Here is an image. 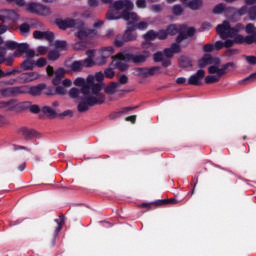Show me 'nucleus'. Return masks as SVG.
I'll return each instance as SVG.
<instances>
[{
	"mask_svg": "<svg viewBox=\"0 0 256 256\" xmlns=\"http://www.w3.org/2000/svg\"><path fill=\"white\" fill-rule=\"evenodd\" d=\"M243 29H245L243 24H236L235 27L231 28V25L227 21H224L222 24L218 25L216 27L218 35H220L222 39H227V37H230V39L226 40L225 42L217 41L214 44V49L219 51L220 49H223V47H233L234 43H246L247 45L256 43V35L243 37L242 35L237 34L239 31H243Z\"/></svg>",
	"mask_w": 256,
	"mask_h": 256,
	"instance_id": "1",
	"label": "nucleus"
},
{
	"mask_svg": "<svg viewBox=\"0 0 256 256\" xmlns=\"http://www.w3.org/2000/svg\"><path fill=\"white\" fill-rule=\"evenodd\" d=\"M74 85H76V87H82L83 97L78 105V111L80 113L87 111L89 107L93 105L105 101V96L101 93L100 85H96L92 88V86L87 83V80L85 81L83 78H77L74 81Z\"/></svg>",
	"mask_w": 256,
	"mask_h": 256,
	"instance_id": "2",
	"label": "nucleus"
},
{
	"mask_svg": "<svg viewBox=\"0 0 256 256\" xmlns=\"http://www.w3.org/2000/svg\"><path fill=\"white\" fill-rule=\"evenodd\" d=\"M135 4L131 0L116 1L114 2L109 12L106 15L108 21H115V19H124L127 23H135L139 21V15L133 11Z\"/></svg>",
	"mask_w": 256,
	"mask_h": 256,
	"instance_id": "3",
	"label": "nucleus"
},
{
	"mask_svg": "<svg viewBox=\"0 0 256 256\" xmlns=\"http://www.w3.org/2000/svg\"><path fill=\"white\" fill-rule=\"evenodd\" d=\"M56 25L59 29H73L76 37L81 40L87 39V37L97 36V31L87 28V25H85L81 20H75L73 18H66L64 20L57 19Z\"/></svg>",
	"mask_w": 256,
	"mask_h": 256,
	"instance_id": "4",
	"label": "nucleus"
},
{
	"mask_svg": "<svg viewBox=\"0 0 256 256\" xmlns=\"http://www.w3.org/2000/svg\"><path fill=\"white\" fill-rule=\"evenodd\" d=\"M229 67H234L233 63L221 65V60L215 58L213 63L208 67V75L205 78V83H217L223 75H226Z\"/></svg>",
	"mask_w": 256,
	"mask_h": 256,
	"instance_id": "5",
	"label": "nucleus"
},
{
	"mask_svg": "<svg viewBox=\"0 0 256 256\" xmlns=\"http://www.w3.org/2000/svg\"><path fill=\"white\" fill-rule=\"evenodd\" d=\"M127 61H131V56L129 54H117L115 58H113L112 65L120 69V71H126L129 67L127 65Z\"/></svg>",
	"mask_w": 256,
	"mask_h": 256,
	"instance_id": "6",
	"label": "nucleus"
},
{
	"mask_svg": "<svg viewBox=\"0 0 256 256\" xmlns=\"http://www.w3.org/2000/svg\"><path fill=\"white\" fill-rule=\"evenodd\" d=\"M115 53V49L112 46L104 47L100 50V58L97 59L98 65H105L108 57H111Z\"/></svg>",
	"mask_w": 256,
	"mask_h": 256,
	"instance_id": "7",
	"label": "nucleus"
},
{
	"mask_svg": "<svg viewBox=\"0 0 256 256\" xmlns=\"http://www.w3.org/2000/svg\"><path fill=\"white\" fill-rule=\"evenodd\" d=\"M181 34L177 37V43H181L183 39H187V37H193L195 35V28L187 27V25L180 26Z\"/></svg>",
	"mask_w": 256,
	"mask_h": 256,
	"instance_id": "8",
	"label": "nucleus"
},
{
	"mask_svg": "<svg viewBox=\"0 0 256 256\" xmlns=\"http://www.w3.org/2000/svg\"><path fill=\"white\" fill-rule=\"evenodd\" d=\"M134 39H137V36L131 32V30H127L123 36H118L115 41V45L117 47H122L123 44L134 41Z\"/></svg>",
	"mask_w": 256,
	"mask_h": 256,
	"instance_id": "9",
	"label": "nucleus"
},
{
	"mask_svg": "<svg viewBox=\"0 0 256 256\" xmlns=\"http://www.w3.org/2000/svg\"><path fill=\"white\" fill-rule=\"evenodd\" d=\"M159 73V67L152 68H136L134 75H139L140 77H149V75H157Z\"/></svg>",
	"mask_w": 256,
	"mask_h": 256,
	"instance_id": "10",
	"label": "nucleus"
},
{
	"mask_svg": "<svg viewBox=\"0 0 256 256\" xmlns=\"http://www.w3.org/2000/svg\"><path fill=\"white\" fill-rule=\"evenodd\" d=\"M103 79H105V74L101 72H97L94 76L90 75L87 77V83L88 85H91L92 89H94L96 85H99L100 91H101V84H96V83H101Z\"/></svg>",
	"mask_w": 256,
	"mask_h": 256,
	"instance_id": "11",
	"label": "nucleus"
},
{
	"mask_svg": "<svg viewBox=\"0 0 256 256\" xmlns=\"http://www.w3.org/2000/svg\"><path fill=\"white\" fill-rule=\"evenodd\" d=\"M95 65V62H93V59L87 58L83 61H76L72 64L71 69L72 71H81L82 67H93Z\"/></svg>",
	"mask_w": 256,
	"mask_h": 256,
	"instance_id": "12",
	"label": "nucleus"
},
{
	"mask_svg": "<svg viewBox=\"0 0 256 256\" xmlns=\"http://www.w3.org/2000/svg\"><path fill=\"white\" fill-rule=\"evenodd\" d=\"M205 77V70H198L194 75H192L189 80V85H201V79Z\"/></svg>",
	"mask_w": 256,
	"mask_h": 256,
	"instance_id": "13",
	"label": "nucleus"
},
{
	"mask_svg": "<svg viewBox=\"0 0 256 256\" xmlns=\"http://www.w3.org/2000/svg\"><path fill=\"white\" fill-rule=\"evenodd\" d=\"M19 43L15 41H6L3 42V40L0 38V55L5 51V49H9L10 51H17V45Z\"/></svg>",
	"mask_w": 256,
	"mask_h": 256,
	"instance_id": "14",
	"label": "nucleus"
},
{
	"mask_svg": "<svg viewBox=\"0 0 256 256\" xmlns=\"http://www.w3.org/2000/svg\"><path fill=\"white\" fill-rule=\"evenodd\" d=\"M0 19L5 21L9 19L10 21H17L19 19V15L15 13L13 10H4L0 12Z\"/></svg>",
	"mask_w": 256,
	"mask_h": 256,
	"instance_id": "15",
	"label": "nucleus"
},
{
	"mask_svg": "<svg viewBox=\"0 0 256 256\" xmlns=\"http://www.w3.org/2000/svg\"><path fill=\"white\" fill-rule=\"evenodd\" d=\"M34 39H46L47 41H53L54 35L49 31H34L33 32Z\"/></svg>",
	"mask_w": 256,
	"mask_h": 256,
	"instance_id": "16",
	"label": "nucleus"
},
{
	"mask_svg": "<svg viewBox=\"0 0 256 256\" xmlns=\"http://www.w3.org/2000/svg\"><path fill=\"white\" fill-rule=\"evenodd\" d=\"M181 51V46L179 44L174 43L172 44L171 48L165 49L163 52L164 57L171 59L175 55V53H179Z\"/></svg>",
	"mask_w": 256,
	"mask_h": 256,
	"instance_id": "17",
	"label": "nucleus"
},
{
	"mask_svg": "<svg viewBox=\"0 0 256 256\" xmlns=\"http://www.w3.org/2000/svg\"><path fill=\"white\" fill-rule=\"evenodd\" d=\"M213 61H215V58L211 57L209 54H206L198 60L197 65L200 67V69H203V67H207V65H213Z\"/></svg>",
	"mask_w": 256,
	"mask_h": 256,
	"instance_id": "18",
	"label": "nucleus"
},
{
	"mask_svg": "<svg viewBox=\"0 0 256 256\" xmlns=\"http://www.w3.org/2000/svg\"><path fill=\"white\" fill-rule=\"evenodd\" d=\"M64 75L65 70H63V68L56 70L54 73V78L52 80L53 85H61V80L63 79Z\"/></svg>",
	"mask_w": 256,
	"mask_h": 256,
	"instance_id": "19",
	"label": "nucleus"
},
{
	"mask_svg": "<svg viewBox=\"0 0 256 256\" xmlns=\"http://www.w3.org/2000/svg\"><path fill=\"white\" fill-rule=\"evenodd\" d=\"M154 61L156 63H159V61H163L162 65L163 67H169V65H171V61L167 60L165 61V55L163 54V52H157L154 54Z\"/></svg>",
	"mask_w": 256,
	"mask_h": 256,
	"instance_id": "20",
	"label": "nucleus"
},
{
	"mask_svg": "<svg viewBox=\"0 0 256 256\" xmlns=\"http://www.w3.org/2000/svg\"><path fill=\"white\" fill-rule=\"evenodd\" d=\"M187 7L193 11H197L200 7H203V0H191L187 2Z\"/></svg>",
	"mask_w": 256,
	"mask_h": 256,
	"instance_id": "21",
	"label": "nucleus"
},
{
	"mask_svg": "<svg viewBox=\"0 0 256 256\" xmlns=\"http://www.w3.org/2000/svg\"><path fill=\"white\" fill-rule=\"evenodd\" d=\"M23 79L25 81H37V79H41V75L39 72H29L23 75Z\"/></svg>",
	"mask_w": 256,
	"mask_h": 256,
	"instance_id": "22",
	"label": "nucleus"
},
{
	"mask_svg": "<svg viewBox=\"0 0 256 256\" xmlns=\"http://www.w3.org/2000/svg\"><path fill=\"white\" fill-rule=\"evenodd\" d=\"M43 89H45V85L33 86L29 88L28 93L36 97L37 95H41V92L43 91Z\"/></svg>",
	"mask_w": 256,
	"mask_h": 256,
	"instance_id": "23",
	"label": "nucleus"
},
{
	"mask_svg": "<svg viewBox=\"0 0 256 256\" xmlns=\"http://www.w3.org/2000/svg\"><path fill=\"white\" fill-rule=\"evenodd\" d=\"M17 93H21L19 88H6L1 91V94L4 97H10L11 95H17Z\"/></svg>",
	"mask_w": 256,
	"mask_h": 256,
	"instance_id": "24",
	"label": "nucleus"
},
{
	"mask_svg": "<svg viewBox=\"0 0 256 256\" xmlns=\"http://www.w3.org/2000/svg\"><path fill=\"white\" fill-rule=\"evenodd\" d=\"M147 57H149V53L148 52H144L142 54H139L137 56H134L132 58V61L134 63H145V61H147Z\"/></svg>",
	"mask_w": 256,
	"mask_h": 256,
	"instance_id": "25",
	"label": "nucleus"
},
{
	"mask_svg": "<svg viewBox=\"0 0 256 256\" xmlns=\"http://www.w3.org/2000/svg\"><path fill=\"white\" fill-rule=\"evenodd\" d=\"M28 48V44H18L14 53V57H19V55H21L22 53H27Z\"/></svg>",
	"mask_w": 256,
	"mask_h": 256,
	"instance_id": "26",
	"label": "nucleus"
},
{
	"mask_svg": "<svg viewBox=\"0 0 256 256\" xmlns=\"http://www.w3.org/2000/svg\"><path fill=\"white\" fill-rule=\"evenodd\" d=\"M181 27H183V25L177 26V25H170L167 28V33L168 35H177V33H180L181 35Z\"/></svg>",
	"mask_w": 256,
	"mask_h": 256,
	"instance_id": "27",
	"label": "nucleus"
},
{
	"mask_svg": "<svg viewBox=\"0 0 256 256\" xmlns=\"http://www.w3.org/2000/svg\"><path fill=\"white\" fill-rule=\"evenodd\" d=\"M38 10H36V15H43L47 16L51 14V10L47 8V6H43L41 4H38Z\"/></svg>",
	"mask_w": 256,
	"mask_h": 256,
	"instance_id": "28",
	"label": "nucleus"
},
{
	"mask_svg": "<svg viewBox=\"0 0 256 256\" xmlns=\"http://www.w3.org/2000/svg\"><path fill=\"white\" fill-rule=\"evenodd\" d=\"M22 69H24V71H31L33 69H35V62L31 61V60H26L22 63Z\"/></svg>",
	"mask_w": 256,
	"mask_h": 256,
	"instance_id": "29",
	"label": "nucleus"
},
{
	"mask_svg": "<svg viewBox=\"0 0 256 256\" xmlns=\"http://www.w3.org/2000/svg\"><path fill=\"white\" fill-rule=\"evenodd\" d=\"M26 9H27V11H29V13L37 14L39 7H38L37 3H29L26 5Z\"/></svg>",
	"mask_w": 256,
	"mask_h": 256,
	"instance_id": "30",
	"label": "nucleus"
},
{
	"mask_svg": "<svg viewBox=\"0 0 256 256\" xmlns=\"http://www.w3.org/2000/svg\"><path fill=\"white\" fill-rule=\"evenodd\" d=\"M106 93H108L109 95H113V93H116L117 91V83H111L109 84L106 89H105Z\"/></svg>",
	"mask_w": 256,
	"mask_h": 256,
	"instance_id": "31",
	"label": "nucleus"
},
{
	"mask_svg": "<svg viewBox=\"0 0 256 256\" xmlns=\"http://www.w3.org/2000/svg\"><path fill=\"white\" fill-rule=\"evenodd\" d=\"M48 52H49V48L45 46H39L36 49V57H39V55H47Z\"/></svg>",
	"mask_w": 256,
	"mask_h": 256,
	"instance_id": "32",
	"label": "nucleus"
},
{
	"mask_svg": "<svg viewBox=\"0 0 256 256\" xmlns=\"http://www.w3.org/2000/svg\"><path fill=\"white\" fill-rule=\"evenodd\" d=\"M22 135H24V137H28V139H31V137L35 136V132H33L32 130H29L27 128H22L21 130Z\"/></svg>",
	"mask_w": 256,
	"mask_h": 256,
	"instance_id": "33",
	"label": "nucleus"
},
{
	"mask_svg": "<svg viewBox=\"0 0 256 256\" xmlns=\"http://www.w3.org/2000/svg\"><path fill=\"white\" fill-rule=\"evenodd\" d=\"M43 113H46V115H49L50 117H53L56 115L55 110L49 106L42 107Z\"/></svg>",
	"mask_w": 256,
	"mask_h": 256,
	"instance_id": "34",
	"label": "nucleus"
},
{
	"mask_svg": "<svg viewBox=\"0 0 256 256\" xmlns=\"http://www.w3.org/2000/svg\"><path fill=\"white\" fill-rule=\"evenodd\" d=\"M225 11V5L224 4H218L214 7L213 13L216 15H219Z\"/></svg>",
	"mask_w": 256,
	"mask_h": 256,
	"instance_id": "35",
	"label": "nucleus"
},
{
	"mask_svg": "<svg viewBox=\"0 0 256 256\" xmlns=\"http://www.w3.org/2000/svg\"><path fill=\"white\" fill-rule=\"evenodd\" d=\"M20 32L22 33V35H27L29 33V31H31V26H29V24H22L20 27Z\"/></svg>",
	"mask_w": 256,
	"mask_h": 256,
	"instance_id": "36",
	"label": "nucleus"
},
{
	"mask_svg": "<svg viewBox=\"0 0 256 256\" xmlns=\"http://www.w3.org/2000/svg\"><path fill=\"white\" fill-rule=\"evenodd\" d=\"M145 39H149V41H153L157 39V32L150 30L145 34Z\"/></svg>",
	"mask_w": 256,
	"mask_h": 256,
	"instance_id": "37",
	"label": "nucleus"
},
{
	"mask_svg": "<svg viewBox=\"0 0 256 256\" xmlns=\"http://www.w3.org/2000/svg\"><path fill=\"white\" fill-rule=\"evenodd\" d=\"M135 5L137 9H146L147 8V0H136Z\"/></svg>",
	"mask_w": 256,
	"mask_h": 256,
	"instance_id": "38",
	"label": "nucleus"
},
{
	"mask_svg": "<svg viewBox=\"0 0 256 256\" xmlns=\"http://www.w3.org/2000/svg\"><path fill=\"white\" fill-rule=\"evenodd\" d=\"M35 67H45L47 65V60L45 58H39L34 62Z\"/></svg>",
	"mask_w": 256,
	"mask_h": 256,
	"instance_id": "39",
	"label": "nucleus"
},
{
	"mask_svg": "<svg viewBox=\"0 0 256 256\" xmlns=\"http://www.w3.org/2000/svg\"><path fill=\"white\" fill-rule=\"evenodd\" d=\"M167 35H169L167 31L160 30V31L156 32V39L163 40L167 37Z\"/></svg>",
	"mask_w": 256,
	"mask_h": 256,
	"instance_id": "40",
	"label": "nucleus"
},
{
	"mask_svg": "<svg viewBox=\"0 0 256 256\" xmlns=\"http://www.w3.org/2000/svg\"><path fill=\"white\" fill-rule=\"evenodd\" d=\"M69 97H71V99H77L79 97V90L77 88H72L69 91Z\"/></svg>",
	"mask_w": 256,
	"mask_h": 256,
	"instance_id": "41",
	"label": "nucleus"
},
{
	"mask_svg": "<svg viewBox=\"0 0 256 256\" xmlns=\"http://www.w3.org/2000/svg\"><path fill=\"white\" fill-rule=\"evenodd\" d=\"M172 13L174 15H181V13H183V8L180 5H175L172 7Z\"/></svg>",
	"mask_w": 256,
	"mask_h": 256,
	"instance_id": "42",
	"label": "nucleus"
},
{
	"mask_svg": "<svg viewBox=\"0 0 256 256\" xmlns=\"http://www.w3.org/2000/svg\"><path fill=\"white\" fill-rule=\"evenodd\" d=\"M56 49H58V51H63L65 49V47H67V43L63 42V41H57L55 43Z\"/></svg>",
	"mask_w": 256,
	"mask_h": 256,
	"instance_id": "43",
	"label": "nucleus"
},
{
	"mask_svg": "<svg viewBox=\"0 0 256 256\" xmlns=\"http://www.w3.org/2000/svg\"><path fill=\"white\" fill-rule=\"evenodd\" d=\"M214 49H215V45L213 44H206L203 46V51L205 53H211V51H214Z\"/></svg>",
	"mask_w": 256,
	"mask_h": 256,
	"instance_id": "44",
	"label": "nucleus"
},
{
	"mask_svg": "<svg viewBox=\"0 0 256 256\" xmlns=\"http://www.w3.org/2000/svg\"><path fill=\"white\" fill-rule=\"evenodd\" d=\"M104 77H107L108 79H113V77H115V72L112 69H106L104 72Z\"/></svg>",
	"mask_w": 256,
	"mask_h": 256,
	"instance_id": "45",
	"label": "nucleus"
},
{
	"mask_svg": "<svg viewBox=\"0 0 256 256\" xmlns=\"http://www.w3.org/2000/svg\"><path fill=\"white\" fill-rule=\"evenodd\" d=\"M246 33H256V28L252 23L246 25L245 28Z\"/></svg>",
	"mask_w": 256,
	"mask_h": 256,
	"instance_id": "46",
	"label": "nucleus"
},
{
	"mask_svg": "<svg viewBox=\"0 0 256 256\" xmlns=\"http://www.w3.org/2000/svg\"><path fill=\"white\" fill-rule=\"evenodd\" d=\"M26 57L33 59V57L37 56V53H35V51L33 49H30L29 46L26 50Z\"/></svg>",
	"mask_w": 256,
	"mask_h": 256,
	"instance_id": "47",
	"label": "nucleus"
},
{
	"mask_svg": "<svg viewBox=\"0 0 256 256\" xmlns=\"http://www.w3.org/2000/svg\"><path fill=\"white\" fill-rule=\"evenodd\" d=\"M136 29H140L141 31L147 29L149 27V24L147 22H139L136 26Z\"/></svg>",
	"mask_w": 256,
	"mask_h": 256,
	"instance_id": "48",
	"label": "nucleus"
},
{
	"mask_svg": "<svg viewBox=\"0 0 256 256\" xmlns=\"http://www.w3.org/2000/svg\"><path fill=\"white\" fill-rule=\"evenodd\" d=\"M49 59L51 60V61H57V58L59 57V52H57V51H52V52H50L49 53Z\"/></svg>",
	"mask_w": 256,
	"mask_h": 256,
	"instance_id": "49",
	"label": "nucleus"
},
{
	"mask_svg": "<svg viewBox=\"0 0 256 256\" xmlns=\"http://www.w3.org/2000/svg\"><path fill=\"white\" fill-rule=\"evenodd\" d=\"M66 93H67V89H65V87H62V86L56 87L57 95H65Z\"/></svg>",
	"mask_w": 256,
	"mask_h": 256,
	"instance_id": "50",
	"label": "nucleus"
},
{
	"mask_svg": "<svg viewBox=\"0 0 256 256\" xmlns=\"http://www.w3.org/2000/svg\"><path fill=\"white\" fill-rule=\"evenodd\" d=\"M29 111L31 113H39V111H41V108H39V106L37 105H31L29 106Z\"/></svg>",
	"mask_w": 256,
	"mask_h": 256,
	"instance_id": "51",
	"label": "nucleus"
},
{
	"mask_svg": "<svg viewBox=\"0 0 256 256\" xmlns=\"http://www.w3.org/2000/svg\"><path fill=\"white\" fill-rule=\"evenodd\" d=\"M246 61L250 65H255L256 64V57L255 56H247Z\"/></svg>",
	"mask_w": 256,
	"mask_h": 256,
	"instance_id": "52",
	"label": "nucleus"
},
{
	"mask_svg": "<svg viewBox=\"0 0 256 256\" xmlns=\"http://www.w3.org/2000/svg\"><path fill=\"white\" fill-rule=\"evenodd\" d=\"M180 65H182V67H187L188 65H190L189 60L186 57H181Z\"/></svg>",
	"mask_w": 256,
	"mask_h": 256,
	"instance_id": "53",
	"label": "nucleus"
},
{
	"mask_svg": "<svg viewBox=\"0 0 256 256\" xmlns=\"http://www.w3.org/2000/svg\"><path fill=\"white\" fill-rule=\"evenodd\" d=\"M129 81V78L126 75H122L119 77V83H121L122 85L127 84Z\"/></svg>",
	"mask_w": 256,
	"mask_h": 256,
	"instance_id": "54",
	"label": "nucleus"
},
{
	"mask_svg": "<svg viewBox=\"0 0 256 256\" xmlns=\"http://www.w3.org/2000/svg\"><path fill=\"white\" fill-rule=\"evenodd\" d=\"M162 10H163V7L161 5H153L151 7V11H153L154 13H159Z\"/></svg>",
	"mask_w": 256,
	"mask_h": 256,
	"instance_id": "55",
	"label": "nucleus"
},
{
	"mask_svg": "<svg viewBox=\"0 0 256 256\" xmlns=\"http://www.w3.org/2000/svg\"><path fill=\"white\" fill-rule=\"evenodd\" d=\"M60 117H73V111L72 110H66L60 114Z\"/></svg>",
	"mask_w": 256,
	"mask_h": 256,
	"instance_id": "56",
	"label": "nucleus"
},
{
	"mask_svg": "<svg viewBox=\"0 0 256 256\" xmlns=\"http://www.w3.org/2000/svg\"><path fill=\"white\" fill-rule=\"evenodd\" d=\"M247 11H248V8H247V6H243L242 8H240L239 10H238V15H245L246 13H247Z\"/></svg>",
	"mask_w": 256,
	"mask_h": 256,
	"instance_id": "57",
	"label": "nucleus"
},
{
	"mask_svg": "<svg viewBox=\"0 0 256 256\" xmlns=\"http://www.w3.org/2000/svg\"><path fill=\"white\" fill-rule=\"evenodd\" d=\"M249 17L252 21L256 19V9L250 10Z\"/></svg>",
	"mask_w": 256,
	"mask_h": 256,
	"instance_id": "58",
	"label": "nucleus"
},
{
	"mask_svg": "<svg viewBox=\"0 0 256 256\" xmlns=\"http://www.w3.org/2000/svg\"><path fill=\"white\" fill-rule=\"evenodd\" d=\"M62 84L64 85V87H71V85H73V83L69 79H64L62 81Z\"/></svg>",
	"mask_w": 256,
	"mask_h": 256,
	"instance_id": "59",
	"label": "nucleus"
},
{
	"mask_svg": "<svg viewBox=\"0 0 256 256\" xmlns=\"http://www.w3.org/2000/svg\"><path fill=\"white\" fill-rule=\"evenodd\" d=\"M137 119V116H128L125 118V121H130L131 123H135V120Z\"/></svg>",
	"mask_w": 256,
	"mask_h": 256,
	"instance_id": "60",
	"label": "nucleus"
},
{
	"mask_svg": "<svg viewBox=\"0 0 256 256\" xmlns=\"http://www.w3.org/2000/svg\"><path fill=\"white\" fill-rule=\"evenodd\" d=\"M9 28L7 27V26H5V25H1L0 26V35H3V33H7V30H8Z\"/></svg>",
	"mask_w": 256,
	"mask_h": 256,
	"instance_id": "61",
	"label": "nucleus"
},
{
	"mask_svg": "<svg viewBox=\"0 0 256 256\" xmlns=\"http://www.w3.org/2000/svg\"><path fill=\"white\" fill-rule=\"evenodd\" d=\"M46 73H47V75H49V76L53 75V67L47 66V68H46Z\"/></svg>",
	"mask_w": 256,
	"mask_h": 256,
	"instance_id": "62",
	"label": "nucleus"
},
{
	"mask_svg": "<svg viewBox=\"0 0 256 256\" xmlns=\"http://www.w3.org/2000/svg\"><path fill=\"white\" fill-rule=\"evenodd\" d=\"M186 79L185 78H178L176 79V83H178V85H183V83H185Z\"/></svg>",
	"mask_w": 256,
	"mask_h": 256,
	"instance_id": "63",
	"label": "nucleus"
},
{
	"mask_svg": "<svg viewBox=\"0 0 256 256\" xmlns=\"http://www.w3.org/2000/svg\"><path fill=\"white\" fill-rule=\"evenodd\" d=\"M97 0H90L89 1V5H90V7H97Z\"/></svg>",
	"mask_w": 256,
	"mask_h": 256,
	"instance_id": "64",
	"label": "nucleus"
}]
</instances>
